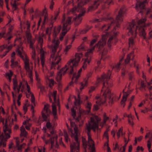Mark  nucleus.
I'll return each instance as SVG.
<instances>
[{"mask_svg":"<svg viewBox=\"0 0 152 152\" xmlns=\"http://www.w3.org/2000/svg\"><path fill=\"white\" fill-rule=\"evenodd\" d=\"M122 59H121L119 63H118L116 65H115L114 67H113V69L115 70H118L119 69V66L121 64V62L122 61Z\"/></svg>","mask_w":152,"mask_h":152,"instance_id":"nucleus-57","label":"nucleus"},{"mask_svg":"<svg viewBox=\"0 0 152 152\" xmlns=\"http://www.w3.org/2000/svg\"><path fill=\"white\" fill-rule=\"evenodd\" d=\"M26 25L27 26V32L26 33V36L28 41L32 40L33 39L31 38V36L30 33L29 32L30 31V22L27 21L26 22Z\"/></svg>","mask_w":152,"mask_h":152,"instance_id":"nucleus-29","label":"nucleus"},{"mask_svg":"<svg viewBox=\"0 0 152 152\" xmlns=\"http://www.w3.org/2000/svg\"><path fill=\"white\" fill-rule=\"evenodd\" d=\"M60 43V41L58 39H53V45L52 47V52L53 53L56 52V50L58 47Z\"/></svg>","mask_w":152,"mask_h":152,"instance_id":"nucleus-27","label":"nucleus"},{"mask_svg":"<svg viewBox=\"0 0 152 152\" xmlns=\"http://www.w3.org/2000/svg\"><path fill=\"white\" fill-rule=\"evenodd\" d=\"M91 0H85L83 2L82 0H72L68 2V4H72L75 6L71 9L69 12V13L75 14L79 12L77 16L73 18L75 24L78 25L80 23L82 20V16L84 15L86 12L85 9L83 6L88 3Z\"/></svg>","mask_w":152,"mask_h":152,"instance_id":"nucleus-4","label":"nucleus"},{"mask_svg":"<svg viewBox=\"0 0 152 152\" xmlns=\"http://www.w3.org/2000/svg\"><path fill=\"white\" fill-rule=\"evenodd\" d=\"M26 146V144L24 143H23V144H22V145H16V147L17 148L18 150H20V151L21 150V149L25 147Z\"/></svg>","mask_w":152,"mask_h":152,"instance_id":"nucleus-53","label":"nucleus"},{"mask_svg":"<svg viewBox=\"0 0 152 152\" xmlns=\"http://www.w3.org/2000/svg\"><path fill=\"white\" fill-rule=\"evenodd\" d=\"M97 36V37L96 39H94L91 42L90 48L88 50L87 52L85 54V56H88V54L90 56L92 55L95 47L97 49L98 51H99L105 45L107 36V35H102L101 39L98 41L96 45L93 46L97 41V39L98 37V36Z\"/></svg>","mask_w":152,"mask_h":152,"instance_id":"nucleus-8","label":"nucleus"},{"mask_svg":"<svg viewBox=\"0 0 152 152\" xmlns=\"http://www.w3.org/2000/svg\"><path fill=\"white\" fill-rule=\"evenodd\" d=\"M23 48L21 46L18 47L16 51L18 52V55L23 59L24 61V66H27V65L29 64V59L26 54L23 51Z\"/></svg>","mask_w":152,"mask_h":152,"instance_id":"nucleus-18","label":"nucleus"},{"mask_svg":"<svg viewBox=\"0 0 152 152\" xmlns=\"http://www.w3.org/2000/svg\"><path fill=\"white\" fill-rule=\"evenodd\" d=\"M28 106V104L27 103L25 104L23 106V110L24 111V113L25 114L26 113L27 110V107Z\"/></svg>","mask_w":152,"mask_h":152,"instance_id":"nucleus-60","label":"nucleus"},{"mask_svg":"<svg viewBox=\"0 0 152 152\" xmlns=\"http://www.w3.org/2000/svg\"><path fill=\"white\" fill-rule=\"evenodd\" d=\"M12 115H11V118L12 119V121H17V118L16 115L13 112V109H12Z\"/></svg>","mask_w":152,"mask_h":152,"instance_id":"nucleus-50","label":"nucleus"},{"mask_svg":"<svg viewBox=\"0 0 152 152\" xmlns=\"http://www.w3.org/2000/svg\"><path fill=\"white\" fill-rule=\"evenodd\" d=\"M38 42L40 43L41 48L40 50L41 63L42 66L43 67L44 66V63L45 62V55L46 53L43 50L42 48V46L43 43V39L41 37H39L38 39Z\"/></svg>","mask_w":152,"mask_h":152,"instance_id":"nucleus-23","label":"nucleus"},{"mask_svg":"<svg viewBox=\"0 0 152 152\" xmlns=\"http://www.w3.org/2000/svg\"><path fill=\"white\" fill-rule=\"evenodd\" d=\"M107 51L106 50L104 49L103 50L102 55V59L104 60L108 58L109 56L107 55Z\"/></svg>","mask_w":152,"mask_h":152,"instance_id":"nucleus-43","label":"nucleus"},{"mask_svg":"<svg viewBox=\"0 0 152 152\" xmlns=\"http://www.w3.org/2000/svg\"><path fill=\"white\" fill-rule=\"evenodd\" d=\"M47 128L49 129H51L52 128V126L49 121H48L46 124Z\"/></svg>","mask_w":152,"mask_h":152,"instance_id":"nucleus-59","label":"nucleus"},{"mask_svg":"<svg viewBox=\"0 0 152 152\" xmlns=\"http://www.w3.org/2000/svg\"><path fill=\"white\" fill-rule=\"evenodd\" d=\"M28 42L30 43V47L32 49V50H35L33 46V44L35 42V40L33 39Z\"/></svg>","mask_w":152,"mask_h":152,"instance_id":"nucleus-52","label":"nucleus"},{"mask_svg":"<svg viewBox=\"0 0 152 152\" xmlns=\"http://www.w3.org/2000/svg\"><path fill=\"white\" fill-rule=\"evenodd\" d=\"M50 105L48 104L45 105L43 109L42 112V117L45 121L48 120V115L51 113V111L49 109Z\"/></svg>","mask_w":152,"mask_h":152,"instance_id":"nucleus-24","label":"nucleus"},{"mask_svg":"<svg viewBox=\"0 0 152 152\" xmlns=\"http://www.w3.org/2000/svg\"><path fill=\"white\" fill-rule=\"evenodd\" d=\"M8 27V31L7 33V34H11V32L13 30L14 28L15 24L13 23L9 24H6Z\"/></svg>","mask_w":152,"mask_h":152,"instance_id":"nucleus-42","label":"nucleus"},{"mask_svg":"<svg viewBox=\"0 0 152 152\" xmlns=\"http://www.w3.org/2000/svg\"><path fill=\"white\" fill-rule=\"evenodd\" d=\"M80 91H82L84 87H87L88 84V78L84 79L83 81L80 83Z\"/></svg>","mask_w":152,"mask_h":152,"instance_id":"nucleus-33","label":"nucleus"},{"mask_svg":"<svg viewBox=\"0 0 152 152\" xmlns=\"http://www.w3.org/2000/svg\"><path fill=\"white\" fill-rule=\"evenodd\" d=\"M57 94V91H53V93H50L49 95V98L50 102H51L52 101V99H51V97H53V98L54 102L55 103L56 102V96Z\"/></svg>","mask_w":152,"mask_h":152,"instance_id":"nucleus-36","label":"nucleus"},{"mask_svg":"<svg viewBox=\"0 0 152 152\" xmlns=\"http://www.w3.org/2000/svg\"><path fill=\"white\" fill-rule=\"evenodd\" d=\"M124 145L120 148L119 151H121L122 149H123V150H124V149H126V145L128 143V140H127L126 138L124 137Z\"/></svg>","mask_w":152,"mask_h":152,"instance_id":"nucleus-48","label":"nucleus"},{"mask_svg":"<svg viewBox=\"0 0 152 152\" xmlns=\"http://www.w3.org/2000/svg\"><path fill=\"white\" fill-rule=\"evenodd\" d=\"M115 28V27H114L113 31L110 33H106L105 34H104L107 35V37L109 36V38L107 43V44L109 47H111L112 45H115L118 41L117 35L118 34V32H115L114 31V30Z\"/></svg>","mask_w":152,"mask_h":152,"instance_id":"nucleus-17","label":"nucleus"},{"mask_svg":"<svg viewBox=\"0 0 152 152\" xmlns=\"http://www.w3.org/2000/svg\"><path fill=\"white\" fill-rule=\"evenodd\" d=\"M42 67V70L43 72L45 74V78L46 81L48 82L49 83V86L52 87L54 85L55 82L53 79H49V77L48 74H49L48 70L47 69L46 67L45 66V64L44 66Z\"/></svg>","mask_w":152,"mask_h":152,"instance_id":"nucleus-21","label":"nucleus"},{"mask_svg":"<svg viewBox=\"0 0 152 152\" xmlns=\"http://www.w3.org/2000/svg\"><path fill=\"white\" fill-rule=\"evenodd\" d=\"M13 89L14 92H12V94L13 99L16 96L17 94H18L20 91L24 92L26 94L27 98L31 96V101L34 106L35 98L33 94L31 91L30 86L28 85V83L25 79H23L22 80H19V83H18L17 78L15 77L13 79Z\"/></svg>","mask_w":152,"mask_h":152,"instance_id":"nucleus-3","label":"nucleus"},{"mask_svg":"<svg viewBox=\"0 0 152 152\" xmlns=\"http://www.w3.org/2000/svg\"><path fill=\"white\" fill-rule=\"evenodd\" d=\"M75 134L73 131H71V137H74L75 141H72L70 144V152H79L80 150V142L78 140L77 133V128H74Z\"/></svg>","mask_w":152,"mask_h":152,"instance_id":"nucleus-13","label":"nucleus"},{"mask_svg":"<svg viewBox=\"0 0 152 152\" xmlns=\"http://www.w3.org/2000/svg\"><path fill=\"white\" fill-rule=\"evenodd\" d=\"M7 18L8 20V23L7 24H11V23H12L14 21L13 18L11 17L9 15H7Z\"/></svg>","mask_w":152,"mask_h":152,"instance_id":"nucleus-49","label":"nucleus"},{"mask_svg":"<svg viewBox=\"0 0 152 152\" xmlns=\"http://www.w3.org/2000/svg\"><path fill=\"white\" fill-rule=\"evenodd\" d=\"M61 56L58 53L51 52L50 58V61L51 62L50 68L51 69H55L56 68L58 69V64L61 61Z\"/></svg>","mask_w":152,"mask_h":152,"instance_id":"nucleus-15","label":"nucleus"},{"mask_svg":"<svg viewBox=\"0 0 152 152\" xmlns=\"http://www.w3.org/2000/svg\"><path fill=\"white\" fill-rule=\"evenodd\" d=\"M64 136L65 137V140L66 142H68L69 140L67 133L66 132H64Z\"/></svg>","mask_w":152,"mask_h":152,"instance_id":"nucleus-61","label":"nucleus"},{"mask_svg":"<svg viewBox=\"0 0 152 152\" xmlns=\"http://www.w3.org/2000/svg\"><path fill=\"white\" fill-rule=\"evenodd\" d=\"M13 74V73L11 70H9L5 74V77L10 83L11 81V77Z\"/></svg>","mask_w":152,"mask_h":152,"instance_id":"nucleus-34","label":"nucleus"},{"mask_svg":"<svg viewBox=\"0 0 152 152\" xmlns=\"http://www.w3.org/2000/svg\"><path fill=\"white\" fill-rule=\"evenodd\" d=\"M91 55L90 56L89 55L87 56H86L87 57V58L85 59L83 62V65L82 68H80L78 71L77 73L74 74L73 75V76L72 79V81L70 82L69 85L70 86L73 85L74 83L73 82L76 83L77 82L80 76L81 73L82 72V68L84 70L86 69L88 65L91 61Z\"/></svg>","mask_w":152,"mask_h":152,"instance_id":"nucleus-12","label":"nucleus"},{"mask_svg":"<svg viewBox=\"0 0 152 152\" xmlns=\"http://www.w3.org/2000/svg\"><path fill=\"white\" fill-rule=\"evenodd\" d=\"M110 79L103 83V86L102 89V91L103 92L102 97H100L99 95H96L95 97L94 100H97L96 102L97 104H102L107 101H108L110 104L113 103V99H110L112 94L110 88L112 86L113 84L111 81L109 80Z\"/></svg>","mask_w":152,"mask_h":152,"instance_id":"nucleus-6","label":"nucleus"},{"mask_svg":"<svg viewBox=\"0 0 152 152\" xmlns=\"http://www.w3.org/2000/svg\"><path fill=\"white\" fill-rule=\"evenodd\" d=\"M74 41V39L72 40V42L70 44H69L68 45H67L66 46L65 48L64 49V53H65V54H67V52L72 47V45L71 44L73 42V41Z\"/></svg>","mask_w":152,"mask_h":152,"instance_id":"nucleus-47","label":"nucleus"},{"mask_svg":"<svg viewBox=\"0 0 152 152\" xmlns=\"http://www.w3.org/2000/svg\"><path fill=\"white\" fill-rule=\"evenodd\" d=\"M35 75L36 79L37 82V85L41 91L43 92L44 90V87L42 86L40 84V79L39 77V75L36 71H35Z\"/></svg>","mask_w":152,"mask_h":152,"instance_id":"nucleus-28","label":"nucleus"},{"mask_svg":"<svg viewBox=\"0 0 152 152\" xmlns=\"http://www.w3.org/2000/svg\"><path fill=\"white\" fill-rule=\"evenodd\" d=\"M6 51H8V52L12 49L13 45H12L8 46L7 44H5Z\"/></svg>","mask_w":152,"mask_h":152,"instance_id":"nucleus-54","label":"nucleus"},{"mask_svg":"<svg viewBox=\"0 0 152 152\" xmlns=\"http://www.w3.org/2000/svg\"><path fill=\"white\" fill-rule=\"evenodd\" d=\"M24 68L26 72L28 73V77L30 79V81L31 82H32L33 81L32 76V66L30 67L29 64H28V65H27V66H24Z\"/></svg>","mask_w":152,"mask_h":152,"instance_id":"nucleus-26","label":"nucleus"},{"mask_svg":"<svg viewBox=\"0 0 152 152\" xmlns=\"http://www.w3.org/2000/svg\"><path fill=\"white\" fill-rule=\"evenodd\" d=\"M145 138H149L148 140H152V131L150 130H148L145 136Z\"/></svg>","mask_w":152,"mask_h":152,"instance_id":"nucleus-41","label":"nucleus"},{"mask_svg":"<svg viewBox=\"0 0 152 152\" xmlns=\"http://www.w3.org/2000/svg\"><path fill=\"white\" fill-rule=\"evenodd\" d=\"M101 120V118L97 116H93L91 118L88 123L86 124L85 131L87 134L88 142L86 141L85 138H83V145L85 149L88 146V149L91 150L90 152H95V148L94 142L91 137L90 132L92 129L94 132L96 130H100L99 127V123Z\"/></svg>","mask_w":152,"mask_h":152,"instance_id":"nucleus-1","label":"nucleus"},{"mask_svg":"<svg viewBox=\"0 0 152 152\" xmlns=\"http://www.w3.org/2000/svg\"><path fill=\"white\" fill-rule=\"evenodd\" d=\"M45 150L46 148L44 147L38 148V152H45Z\"/></svg>","mask_w":152,"mask_h":152,"instance_id":"nucleus-64","label":"nucleus"},{"mask_svg":"<svg viewBox=\"0 0 152 152\" xmlns=\"http://www.w3.org/2000/svg\"><path fill=\"white\" fill-rule=\"evenodd\" d=\"M126 11V9L125 6L121 7L118 12V15H117L115 21H114L112 18H110V21L111 22L110 25H104L102 27L101 30L104 32H105L108 30L109 28L112 25L115 24L116 27H118L123 21L124 15Z\"/></svg>","mask_w":152,"mask_h":152,"instance_id":"nucleus-9","label":"nucleus"},{"mask_svg":"<svg viewBox=\"0 0 152 152\" xmlns=\"http://www.w3.org/2000/svg\"><path fill=\"white\" fill-rule=\"evenodd\" d=\"M70 123H71V129H72L70 130L71 133V131H73V134H75L74 128H77V135H78V134L79 133V130H78L77 127L76 126L75 123L74 122H71Z\"/></svg>","mask_w":152,"mask_h":152,"instance_id":"nucleus-39","label":"nucleus"},{"mask_svg":"<svg viewBox=\"0 0 152 152\" xmlns=\"http://www.w3.org/2000/svg\"><path fill=\"white\" fill-rule=\"evenodd\" d=\"M124 134L123 133V127H121L118 130V131L116 133V135L118 138H119L121 135H123Z\"/></svg>","mask_w":152,"mask_h":152,"instance_id":"nucleus-45","label":"nucleus"},{"mask_svg":"<svg viewBox=\"0 0 152 152\" xmlns=\"http://www.w3.org/2000/svg\"><path fill=\"white\" fill-rule=\"evenodd\" d=\"M151 142H152V140H148L147 141V145L148 148V150H149V149H151Z\"/></svg>","mask_w":152,"mask_h":152,"instance_id":"nucleus-63","label":"nucleus"},{"mask_svg":"<svg viewBox=\"0 0 152 152\" xmlns=\"http://www.w3.org/2000/svg\"><path fill=\"white\" fill-rule=\"evenodd\" d=\"M83 54L82 53H76L75 58L74 59H71L69 60L65 66L63 67L57 73L56 78V80L58 82H60L62 79V75L67 72L69 74H72L73 72V68L78 66L80 58L82 57Z\"/></svg>","mask_w":152,"mask_h":152,"instance_id":"nucleus-5","label":"nucleus"},{"mask_svg":"<svg viewBox=\"0 0 152 152\" xmlns=\"http://www.w3.org/2000/svg\"><path fill=\"white\" fill-rule=\"evenodd\" d=\"M100 60H99L96 61V63L97 65V67L96 69H97L98 68H101L103 66H102V65H100Z\"/></svg>","mask_w":152,"mask_h":152,"instance_id":"nucleus-62","label":"nucleus"},{"mask_svg":"<svg viewBox=\"0 0 152 152\" xmlns=\"http://www.w3.org/2000/svg\"><path fill=\"white\" fill-rule=\"evenodd\" d=\"M20 3L16 0H12L11 1V4L12 7V9L13 11L17 10L18 8V6Z\"/></svg>","mask_w":152,"mask_h":152,"instance_id":"nucleus-31","label":"nucleus"},{"mask_svg":"<svg viewBox=\"0 0 152 152\" xmlns=\"http://www.w3.org/2000/svg\"><path fill=\"white\" fill-rule=\"evenodd\" d=\"M146 86L149 90H152V80L148 82Z\"/></svg>","mask_w":152,"mask_h":152,"instance_id":"nucleus-55","label":"nucleus"},{"mask_svg":"<svg viewBox=\"0 0 152 152\" xmlns=\"http://www.w3.org/2000/svg\"><path fill=\"white\" fill-rule=\"evenodd\" d=\"M40 15L41 17L38 23V26L39 27L40 25L41 21L43 20V24L45 23L48 20V14L47 12V10L46 8L45 7L42 11L40 12Z\"/></svg>","mask_w":152,"mask_h":152,"instance_id":"nucleus-20","label":"nucleus"},{"mask_svg":"<svg viewBox=\"0 0 152 152\" xmlns=\"http://www.w3.org/2000/svg\"><path fill=\"white\" fill-rule=\"evenodd\" d=\"M134 57V52L133 51H132L127 54L126 58L125 60V64H128L130 60L131 57H132L131 59L133 60V64H131V66H132L133 65L135 67L137 68V70L139 69V65L138 64H136L137 61H133Z\"/></svg>","mask_w":152,"mask_h":152,"instance_id":"nucleus-22","label":"nucleus"},{"mask_svg":"<svg viewBox=\"0 0 152 152\" xmlns=\"http://www.w3.org/2000/svg\"><path fill=\"white\" fill-rule=\"evenodd\" d=\"M11 66L12 67H14L16 66H18L19 68H20V66L18 64V62L15 61V59L14 58H11Z\"/></svg>","mask_w":152,"mask_h":152,"instance_id":"nucleus-38","label":"nucleus"},{"mask_svg":"<svg viewBox=\"0 0 152 152\" xmlns=\"http://www.w3.org/2000/svg\"><path fill=\"white\" fill-rule=\"evenodd\" d=\"M0 120L3 125L4 135L2 133L0 132V152H6L3 148L6 147V141L10 137V134L12 133V130L11 127L8 125L7 119L1 118Z\"/></svg>","mask_w":152,"mask_h":152,"instance_id":"nucleus-7","label":"nucleus"},{"mask_svg":"<svg viewBox=\"0 0 152 152\" xmlns=\"http://www.w3.org/2000/svg\"><path fill=\"white\" fill-rule=\"evenodd\" d=\"M146 20V18L139 20L137 22V25H135V23L134 20H132L131 23H128L127 29L129 30V34L132 36V37L129 39V47H132L134 45L135 42L134 38H135L136 36L137 29L138 30L139 35L142 36L144 39H146V33L144 28L149 25V24H145Z\"/></svg>","mask_w":152,"mask_h":152,"instance_id":"nucleus-2","label":"nucleus"},{"mask_svg":"<svg viewBox=\"0 0 152 152\" xmlns=\"http://www.w3.org/2000/svg\"><path fill=\"white\" fill-rule=\"evenodd\" d=\"M111 73V71L109 70L106 74H103L101 75L100 77L98 78L95 86H91L90 88L89 92H92L95 90L96 88L99 86L102 82L107 80L110 77Z\"/></svg>","mask_w":152,"mask_h":152,"instance_id":"nucleus-16","label":"nucleus"},{"mask_svg":"<svg viewBox=\"0 0 152 152\" xmlns=\"http://www.w3.org/2000/svg\"><path fill=\"white\" fill-rule=\"evenodd\" d=\"M146 14L148 17L152 18V10L151 9H148L147 11Z\"/></svg>","mask_w":152,"mask_h":152,"instance_id":"nucleus-51","label":"nucleus"},{"mask_svg":"<svg viewBox=\"0 0 152 152\" xmlns=\"http://www.w3.org/2000/svg\"><path fill=\"white\" fill-rule=\"evenodd\" d=\"M80 93H79L78 94V99H76L75 96H73V98L75 99V101L74 102V106L71 109V110L72 115L74 118H75L76 115V111L74 110V108H75L77 109H79L80 112L82 113L83 111L80 110V104L82 103L83 100H87L88 98V97L86 96L80 95Z\"/></svg>","mask_w":152,"mask_h":152,"instance_id":"nucleus-11","label":"nucleus"},{"mask_svg":"<svg viewBox=\"0 0 152 152\" xmlns=\"http://www.w3.org/2000/svg\"><path fill=\"white\" fill-rule=\"evenodd\" d=\"M42 130L45 132L42 138L46 144H48L50 142L51 144V148H58V145L57 142L58 136L56 133L53 131H51L50 133L52 136L50 138V140H46V137H50V135L46 133V128L45 127H43L42 128Z\"/></svg>","mask_w":152,"mask_h":152,"instance_id":"nucleus-10","label":"nucleus"},{"mask_svg":"<svg viewBox=\"0 0 152 152\" xmlns=\"http://www.w3.org/2000/svg\"><path fill=\"white\" fill-rule=\"evenodd\" d=\"M31 56L32 58L34 61H35L36 59V58H38V62H39V57H37V56L36 54L35 53V50H33L32 51V52L31 53Z\"/></svg>","mask_w":152,"mask_h":152,"instance_id":"nucleus-46","label":"nucleus"},{"mask_svg":"<svg viewBox=\"0 0 152 152\" xmlns=\"http://www.w3.org/2000/svg\"><path fill=\"white\" fill-rule=\"evenodd\" d=\"M128 95L126 93H124V94L123 98L121 101V104L124 107L125 106V102L126 101Z\"/></svg>","mask_w":152,"mask_h":152,"instance_id":"nucleus-40","label":"nucleus"},{"mask_svg":"<svg viewBox=\"0 0 152 152\" xmlns=\"http://www.w3.org/2000/svg\"><path fill=\"white\" fill-rule=\"evenodd\" d=\"M106 0H95L92 5L89 6L88 8V11H92L96 9L99 5L102 6L105 4L107 5L105 3Z\"/></svg>","mask_w":152,"mask_h":152,"instance_id":"nucleus-19","label":"nucleus"},{"mask_svg":"<svg viewBox=\"0 0 152 152\" xmlns=\"http://www.w3.org/2000/svg\"><path fill=\"white\" fill-rule=\"evenodd\" d=\"M20 137H26L28 134V132L26 131L24 127L22 126L20 128Z\"/></svg>","mask_w":152,"mask_h":152,"instance_id":"nucleus-32","label":"nucleus"},{"mask_svg":"<svg viewBox=\"0 0 152 152\" xmlns=\"http://www.w3.org/2000/svg\"><path fill=\"white\" fill-rule=\"evenodd\" d=\"M92 104L91 102H87V104L85 105V107L87 110V111L88 113L90 112Z\"/></svg>","mask_w":152,"mask_h":152,"instance_id":"nucleus-44","label":"nucleus"},{"mask_svg":"<svg viewBox=\"0 0 152 152\" xmlns=\"http://www.w3.org/2000/svg\"><path fill=\"white\" fill-rule=\"evenodd\" d=\"M60 26L54 28L53 35L54 37H56L60 32L61 29Z\"/></svg>","mask_w":152,"mask_h":152,"instance_id":"nucleus-37","label":"nucleus"},{"mask_svg":"<svg viewBox=\"0 0 152 152\" xmlns=\"http://www.w3.org/2000/svg\"><path fill=\"white\" fill-rule=\"evenodd\" d=\"M72 17H69L65 18L64 16H63L62 21L63 25L62 32L59 38L61 41L63 40L64 36L69 30L72 23Z\"/></svg>","mask_w":152,"mask_h":152,"instance_id":"nucleus-14","label":"nucleus"},{"mask_svg":"<svg viewBox=\"0 0 152 152\" xmlns=\"http://www.w3.org/2000/svg\"><path fill=\"white\" fill-rule=\"evenodd\" d=\"M52 107L53 115L54 117V119L56 120L57 118L56 107V105L54 103H53L52 104Z\"/></svg>","mask_w":152,"mask_h":152,"instance_id":"nucleus-35","label":"nucleus"},{"mask_svg":"<svg viewBox=\"0 0 152 152\" xmlns=\"http://www.w3.org/2000/svg\"><path fill=\"white\" fill-rule=\"evenodd\" d=\"M85 49V46L83 43L81 44L77 48V51H80V50H84Z\"/></svg>","mask_w":152,"mask_h":152,"instance_id":"nucleus-56","label":"nucleus"},{"mask_svg":"<svg viewBox=\"0 0 152 152\" xmlns=\"http://www.w3.org/2000/svg\"><path fill=\"white\" fill-rule=\"evenodd\" d=\"M31 122V120L29 118H28L23 122V125H26L25 126V128L27 130H30L32 125Z\"/></svg>","mask_w":152,"mask_h":152,"instance_id":"nucleus-30","label":"nucleus"},{"mask_svg":"<svg viewBox=\"0 0 152 152\" xmlns=\"http://www.w3.org/2000/svg\"><path fill=\"white\" fill-rule=\"evenodd\" d=\"M148 3L147 0H144L143 1H137L135 7L136 10L137 11H138L140 9H144L145 5L147 4Z\"/></svg>","mask_w":152,"mask_h":152,"instance_id":"nucleus-25","label":"nucleus"},{"mask_svg":"<svg viewBox=\"0 0 152 152\" xmlns=\"http://www.w3.org/2000/svg\"><path fill=\"white\" fill-rule=\"evenodd\" d=\"M103 121H104V123H106L107 121L109 119V118L108 117L106 116V114L105 113H104L103 114Z\"/></svg>","mask_w":152,"mask_h":152,"instance_id":"nucleus-58","label":"nucleus"}]
</instances>
